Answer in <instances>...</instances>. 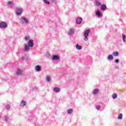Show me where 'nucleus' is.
<instances>
[{"label":"nucleus","instance_id":"1","mask_svg":"<svg viewBox=\"0 0 126 126\" xmlns=\"http://www.w3.org/2000/svg\"><path fill=\"white\" fill-rule=\"evenodd\" d=\"M90 32H91L90 29H88V30L84 31V41H85L86 42L87 41H88V39H89V38L88 37L89 36V34L90 33Z\"/></svg>","mask_w":126,"mask_h":126},{"label":"nucleus","instance_id":"2","mask_svg":"<svg viewBox=\"0 0 126 126\" xmlns=\"http://www.w3.org/2000/svg\"><path fill=\"white\" fill-rule=\"evenodd\" d=\"M21 21L23 25H27L29 22V20L28 18H25V17H22L21 18Z\"/></svg>","mask_w":126,"mask_h":126},{"label":"nucleus","instance_id":"3","mask_svg":"<svg viewBox=\"0 0 126 126\" xmlns=\"http://www.w3.org/2000/svg\"><path fill=\"white\" fill-rule=\"evenodd\" d=\"M16 9V14L17 15H21L22 14V12H23V10L22 9V8H19V7H16L15 8Z\"/></svg>","mask_w":126,"mask_h":126},{"label":"nucleus","instance_id":"4","mask_svg":"<svg viewBox=\"0 0 126 126\" xmlns=\"http://www.w3.org/2000/svg\"><path fill=\"white\" fill-rule=\"evenodd\" d=\"M6 27H7V24H6V23L3 22V21H1L0 23V28H6Z\"/></svg>","mask_w":126,"mask_h":126},{"label":"nucleus","instance_id":"5","mask_svg":"<svg viewBox=\"0 0 126 126\" xmlns=\"http://www.w3.org/2000/svg\"><path fill=\"white\" fill-rule=\"evenodd\" d=\"M27 45L31 48H33V47H34V40H33V39L30 40V41H28Z\"/></svg>","mask_w":126,"mask_h":126},{"label":"nucleus","instance_id":"6","mask_svg":"<svg viewBox=\"0 0 126 126\" xmlns=\"http://www.w3.org/2000/svg\"><path fill=\"white\" fill-rule=\"evenodd\" d=\"M30 48L31 47L29 46L27 44H25L24 47V52H26V53H28V52H30Z\"/></svg>","mask_w":126,"mask_h":126},{"label":"nucleus","instance_id":"7","mask_svg":"<svg viewBox=\"0 0 126 126\" xmlns=\"http://www.w3.org/2000/svg\"><path fill=\"white\" fill-rule=\"evenodd\" d=\"M16 73L17 75H18V76L21 75L23 73V70L20 68H18L16 70Z\"/></svg>","mask_w":126,"mask_h":126},{"label":"nucleus","instance_id":"8","mask_svg":"<svg viewBox=\"0 0 126 126\" xmlns=\"http://www.w3.org/2000/svg\"><path fill=\"white\" fill-rule=\"evenodd\" d=\"M100 92V90L99 89H95L93 91V95H97Z\"/></svg>","mask_w":126,"mask_h":126},{"label":"nucleus","instance_id":"9","mask_svg":"<svg viewBox=\"0 0 126 126\" xmlns=\"http://www.w3.org/2000/svg\"><path fill=\"white\" fill-rule=\"evenodd\" d=\"M6 4L7 5V6H8V7H12V6L14 5V3H13V2H12V1H9L7 2Z\"/></svg>","mask_w":126,"mask_h":126},{"label":"nucleus","instance_id":"10","mask_svg":"<svg viewBox=\"0 0 126 126\" xmlns=\"http://www.w3.org/2000/svg\"><path fill=\"white\" fill-rule=\"evenodd\" d=\"M81 22H82V18L81 17H77L76 20V24H81Z\"/></svg>","mask_w":126,"mask_h":126},{"label":"nucleus","instance_id":"11","mask_svg":"<svg viewBox=\"0 0 126 126\" xmlns=\"http://www.w3.org/2000/svg\"><path fill=\"white\" fill-rule=\"evenodd\" d=\"M100 9L102 11H105V10H106V9H107V5H106V4H105L101 5Z\"/></svg>","mask_w":126,"mask_h":126},{"label":"nucleus","instance_id":"12","mask_svg":"<svg viewBox=\"0 0 126 126\" xmlns=\"http://www.w3.org/2000/svg\"><path fill=\"white\" fill-rule=\"evenodd\" d=\"M52 60L53 61H58V60H60V57L58 55H53Z\"/></svg>","mask_w":126,"mask_h":126},{"label":"nucleus","instance_id":"13","mask_svg":"<svg viewBox=\"0 0 126 126\" xmlns=\"http://www.w3.org/2000/svg\"><path fill=\"white\" fill-rule=\"evenodd\" d=\"M53 91L55 92V93H59V92L61 91V89H60V88L55 87L53 89Z\"/></svg>","mask_w":126,"mask_h":126},{"label":"nucleus","instance_id":"14","mask_svg":"<svg viewBox=\"0 0 126 126\" xmlns=\"http://www.w3.org/2000/svg\"><path fill=\"white\" fill-rule=\"evenodd\" d=\"M35 70L36 71H41V66L37 65L35 66Z\"/></svg>","mask_w":126,"mask_h":126},{"label":"nucleus","instance_id":"15","mask_svg":"<svg viewBox=\"0 0 126 126\" xmlns=\"http://www.w3.org/2000/svg\"><path fill=\"white\" fill-rule=\"evenodd\" d=\"M25 106H26V101H25V100H22L21 102L20 106L21 107H24Z\"/></svg>","mask_w":126,"mask_h":126},{"label":"nucleus","instance_id":"16","mask_svg":"<svg viewBox=\"0 0 126 126\" xmlns=\"http://www.w3.org/2000/svg\"><path fill=\"white\" fill-rule=\"evenodd\" d=\"M95 14L96 16H98V17H100L101 15V12H100V11L99 10H96L95 11Z\"/></svg>","mask_w":126,"mask_h":126},{"label":"nucleus","instance_id":"17","mask_svg":"<svg viewBox=\"0 0 126 126\" xmlns=\"http://www.w3.org/2000/svg\"><path fill=\"white\" fill-rule=\"evenodd\" d=\"M108 60L109 61H113V60H114V56H113V55H108Z\"/></svg>","mask_w":126,"mask_h":126},{"label":"nucleus","instance_id":"18","mask_svg":"<svg viewBox=\"0 0 126 126\" xmlns=\"http://www.w3.org/2000/svg\"><path fill=\"white\" fill-rule=\"evenodd\" d=\"M73 33H74V30L73 29H70L68 33L69 35H72Z\"/></svg>","mask_w":126,"mask_h":126},{"label":"nucleus","instance_id":"19","mask_svg":"<svg viewBox=\"0 0 126 126\" xmlns=\"http://www.w3.org/2000/svg\"><path fill=\"white\" fill-rule=\"evenodd\" d=\"M76 49H77V50H82V46H81V45H79L78 44H77L76 45Z\"/></svg>","mask_w":126,"mask_h":126},{"label":"nucleus","instance_id":"20","mask_svg":"<svg viewBox=\"0 0 126 126\" xmlns=\"http://www.w3.org/2000/svg\"><path fill=\"white\" fill-rule=\"evenodd\" d=\"M8 120H9V117L8 115H4V120L5 122H8Z\"/></svg>","mask_w":126,"mask_h":126},{"label":"nucleus","instance_id":"21","mask_svg":"<svg viewBox=\"0 0 126 126\" xmlns=\"http://www.w3.org/2000/svg\"><path fill=\"white\" fill-rule=\"evenodd\" d=\"M119 55V52H114L112 53V55L114 56V57H118Z\"/></svg>","mask_w":126,"mask_h":126},{"label":"nucleus","instance_id":"22","mask_svg":"<svg viewBox=\"0 0 126 126\" xmlns=\"http://www.w3.org/2000/svg\"><path fill=\"white\" fill-rule=\"evenodd\" d=\"M73 113V110L72 109H68L67 110V114L68 115H71Z\"/></svg>","mask_w":126,"mask_h":126},{"label":"nucleus","instance_id":"23","mask_svg":"<svg viewBox=\"0 0 126 126\" xmlns=\"http://www.w3.org/2000/svg\"><path fill=\"white\" fill-rule=\"evenodd\" d=\"M25 40H26V42H29V41L31 40V38H30V36H26L25 37Z\"/></svg>","mask_w":126,"mask_h":126},{"label":"nucleus","instance_id":"24","mask_svg":"<svg viewBox=\"0 0 126 126\" xmlns=\"http://www.w3.org/2000/svg\"><path fill=\"white\" fill-rule=\"evenodd\" d=\"M46 80L47 82H50V81L52 80V79L51 78V77L50 76H47L46 78Z\"/></svg>","mask_w":126,"mask_h":126},{"label":"nucleus","instance_id":"25","mask_svg":"<svg viewBox=\"0 0 126 126\" xmlns=\"http://www.w3.org/2000/svg\"><path fill=\"white\" fill-rule=\"evenodd\" d=\"M113 99H117L118 98V94H114L112 95Z\"/></svg>","mask_w":126,"mask_h":126},{"label":"nucleus","instance_id":"26","mask_svg":"<svg viewBox=\"0 0 126 126\" xmlns=\"http://www.w3.org/2000/svg\"><path fill=\"white\" fill-rule=\"evenodd\" d=\"M122 39L124 43H126V35L124 34H122Z\"/></svg>","mask_w":126,"mask_h":126},{"label":"nucleus","instance_id":"27","mask_svg":"<svg viewBox=\"0 0 126 126\" xmlns=\"http://www.w3.org/2000/svg\"><path fill=\"white\" fill-rule=\"evenodd\" d=\"M95 4H96V6H100V5H101V2H99L98 1L95 2Z\"/></svg>","mask_w":126,"mask_h":126},{"label":"nucleus","instance_id":"28","mask_svg":"<svg viewBox=\"0 0 126 126\" xmlns=\"http://www.w3.org/2000/svg\"><path fill=\"white\" fill-rule=\"evenodd\" d=\"M118 119V120H122V119H123V114L121 113L119 114Z\"/></svg>","mask_w":126,"mask_h":126},{"label":"nucleus","instance_id":"29","mask_svg":"<svg viewBox=\"0 0 126 126\" xmlns=\"http://www.w3.org/2000/svg\"><path fill=\"white\" fill-rule=\"evenodd\" d=\"M46 57L48 59H50V58H51V54H50V53L49 52L46 53Z\"/></svg>","mask_w":126,"mask_h":126},{"label":"nucleus","instance_id":"30","mask_svg":"<svg viewBox=\"0 0 126 126\" xmlns=\"http://www.w3.org/2000/svg\"><path fill=\"white\" fill-rule=\"evenodd\" d=\"M6 110H9L10 109V105L9 104H7L5 106Z\"/></svg>","mask_w":126,"mask_h":126},{"label":"nucleus","instance_id":"31","mask_svg":"<svg viewBox=\"0 0 126 126\" xmlns=\"http://www.w3.org/2000/svg\"><path fill=\"white\" fill-rule=\"evenodd\" d=\"M43 1L46 4H50V2H49V1H47V0H43Z\"/></svg>","mask_w":126,"mask_h":126},{"label":"nucleus","instance_id":"32","mask_svg":"<svg viewBox=\"0 0 126 126\" xmlns=\"http://www.w3.org/2000/svg\"><path fill=\"white\" fill-rule=\"evenodd\" d=\"M114 62L115 63H120V60L119 59H116Z\"/></svg>","mask_w":126,"mask_h":126},{"label":"nucleus","instance_id":"33","mask_svg":"<svg viewBox=\"0 0 126 126\" xmlns=\"http://www.w3.org/2000/svg\"><path fill=\"white\" fill-rule=\"evenodd\" d=\"M101 108V106L100 105H97L96 107V110H100V108Z\"/></svg>","mask_w":126,"mask_h":126},{"label":"nucleus","instance_id":"34","mask_svg":"<svg viewBox=\"0 0 126 126\" xmlns=\"http://www.w3.org/2000/svg\"><path fill=\"white\" fill-rule=\"evenodd\" d=\"M51 1H52L53 3H57V0H51Z\"/></svg>","mask_w":126,"mask_h":126},{"label":"nucleus","instance_id":"35","mask_svg":"<svg viewBox=\"0 0 126 126\" xmlns=\"http://www.w3.org/2000/svg\"><path fill=\"white\" fill-rule=\"evenodd\" d=\"M26 60V58H25L24 56H23L22 57V61H25Z\"/></svg>","mask_w":126,"mask_h":126},{"label":"nucleus","instance_id":"36","mask_svg":"<svg viewBox=\"0 0 126 126\" xmlns=\"http://www.w3.org/2000/svg\"><path fill=\"white\" fill-rule=\"evenodd\" d=\"M115 69H119V66H115Z\"/></svg>","mask_w":126,"mask_h":126}]
</instances>
